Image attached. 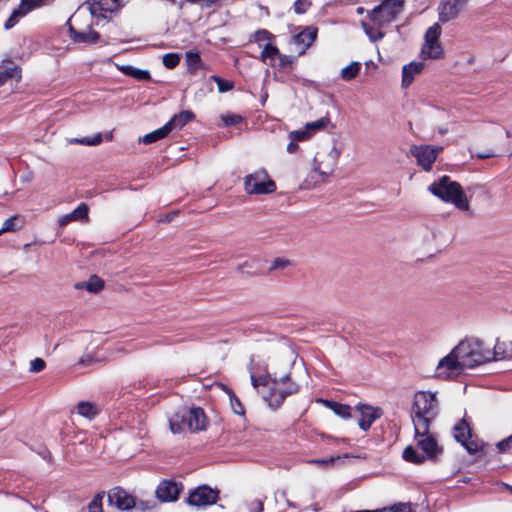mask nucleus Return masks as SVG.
I'll use <instances>...</instances> for the list:
<instances>
[{"mask_svg": "<svg viewBox=\"0 0 512 512\" xmlns=\"http://www.w3.org/2000/svg\"><path fill=\"white\" fill-rule=\"evenodd\" d=\"M424 68V64L422 62H410L407 65H404L402 68V88H408L416 75H418Z\"/></svg>", "mask_w": 512, "mask_h": 512, "instance_id": "4be33fe9", "label": "nucleus"}, {"mask_svg": "<svg viewBox=\"0 0 512 512\" xmlns=\"http://www.w3.org/2000/svg\"><path fill=\"white\" fill-rule=\"evenodd\" d=\"M428 191L443 202L454 205L460 211L470 210V199L462 186L449 176H442L428 186Z\"/></svg>", "mask_w": 512, "mask_h": 512, "instance_id": "20e7f679", "label": "nucleus"}, {"mask_svg": "<svg viewBox=\"0 0 512 512\" xmlns=\"http://www.w3.org/2000/svg\"><path fill=\"white\" fill-rule=\"evenodd\" d=\"M221 119L226 126H234V125L238 124L239 122H241L242 117L237 114L228 113V114H223L221 116Z\"/></svg>", "mask_w": 512, "mask_h": 512, "instance_id": "37998d69", "label": "nucleus"}, {"mask_svg": "<svg viewBox=\"0 0 512 512\" xmlns=\"http://www.w3.org/2000/svg\"><path fill=\"white\" fill-rule=\"evenodd\" d=\"M102 500V495H96L88 505V512H102Z\"/></svg>", "mask_w": 512, "mask_h": 512, "instance_id": "a19ab883", "label": "nucleus"}, {"mask_svg": "<svg viewBox=\"0 0 512 512\" xmlns=\"http://www.w3.org/2000/svg\"><path fill=\"white\" fill-rule=\"evenodd\" d=\"M208 423V418L200 407L183 406L169 416L170 430L173 433H180L185 430L191 432L202 431L207 428Z\"/></svg>", "mask_w": 512, "mask_h": 512, "instance_id": "39448f33", "label": "nucleus"}, {"mask_svg": "<svg viewBox=\"0 0 512 512\" xmlns=\"http://www.w3.org/2000/svg\"><path fill=\"white\" fill-rule=\"evenodd\" d=\"M94 13L86 6L79 7L67 21L71 38L78 43H90L98 39V34L92 29Z\"/></svg>", "mask_w": 512, "mask_h": 512, "instance_id": "423d86ee", "label": "nucleus"}, {"mask_svg": "<svg viewBox=\"0 0 512 512\" xmlns=\"http://www.w3.org/2000/svg\"><path fill=\"white\" fill-rule=\"evenodd\" d=\"M381 510L382 512H412V508L409 504L402 503Z\"/></svg>", "mask_w": 512, "mask_h": 512, "instance_id": "49530a36", "label": "nucleus"}, {"mask_svg": "<svg viewBox=\"0 0 512 512\" xmlns=\"http://www.w3.org/2000/svg\"><path fill=\"white\" fill-rule=\"evenodd\" d=\"M98 361L99 360L96 359L92 354H86L80 358L79 364L88 366V365L94 364Z\"/></svg>", "mask_w": 512, "mask_h": 512, "instance_id": "8fccbe9b", "label": "nucleus"}, {"mask_svg": "<svg viewBox=\"0 0 512 512\" xmlns=\"http://www.w3.org/2000/svg\"><path fill=\"white\" fill-rule=\"evenodd\" d=\"M471 433L468 424L462 420L454 427V437L466 449L472 453L475 449L472 448V442H469Z\"/></svg>", "mask_w": 512, "mask_h": 512, "instance_id": "5701e85b", "label": "nucleus"}, {"mask_svg": "<svg viewBox=\"0 0 512 512\" xmlns=\"http://www.w3.org/2000/svg\"><path fill=\"white\" fill-rule=\"evenodd\" d=\"M220 387L227 393L232 411L237 415L243 416L245 414V409L233 391L225 385H220Z\"/></svg>", "mask_w": 512, "mask_h": 512, "instance_id": "7c9ffc66", "label": "nucleus"}, {"mask_svg": "<svg viewBox=\"0 0 512 512\" xmlns=\"http://www.w3.org/2000/svg\"><path fill=\"white\" fill-rule=\"evenodd\" d=\"M402 6V0H385L379 7L372 11L370 20L374 25L383 27L392 22L399 15Z\"/></svg>", "mask_w": 512, "mask_h": 512, "instance_id": "9d476101", "label": "nucleus"}, {"mask_svg": "<svg viewBox=\"0 0 512 512\" xmlns=\"http://www.w3.org/2000/svg\"><path fill=\"white\" fill-rule=\"evenodd\" d=\"M119 2L120 0H89L85 5L95 16L105 17V13H112L118 9Z\"/></svg>", "mask_w": 512, "mask_h": 512, "instance_id": "6ab92c4d", "label": "nucleus"}, {"mask_svg": "<svg viewBox=\"0 0 512 512\" xmlns=\"http://www.w3.org/2000/svg\"><path fill=\"white\" fill-rule=\"evenodd\" d=\"M329 122V118L322 117L316 121L307 123L305 126L306 129L309 131L310 136H312L316 132L324 130L328 126Z\"/></svg>", "mask_w": 512, "mask_h": 512, "instance_id": "72a5a7b5", "label": "nucleus"}, {"mask_svg": "<svg viewBox=\"0 0 512 512\" xmlns=\"http://www.w3.org/2000/svg\"><path fill=\"white\" fill-rule=\"evenodd\" d=\"M218 491L208 486H200L189 494L187 503L191 506L202 507L216 503Z\"/></svg>", "mask_w": 512, "mask_h": 512, "instance_id": "ddd939ff", "label": "nucleus"}, {"mask_svg": "<svg viewBox=\"0 0 512 512\" xmlns=\"http://www.w3.org/2000/svg\"><path fill=\"white\" fill-rule=\"evenodd\" d=\"M108 500L111 505L116 506L120 510H129L136 505L134 497L119 487L110 491Z\"/></svg>", "mask_w": 512, "mask_h": 512, "instance_id": "f3484780", "label": "nucleus"}, {"mask_svg": "<svg viewBox=\"0 0 512 512\" xmlns=\"http://www.w3.org/2000/svg\"><path fill=\"white\" fill-rule=\"evenodd\" d=\"M417 445L421 450L428 456H433L438 449L436 440L432 435L429 434V428L425 433H420L415 430Z\"/></svg>", "mask_w": 512, "mask_h": 512, "instance_id": "412c9836", "label": "nucleus"}, {"mask_svg": "<svg viewBox=\"0 0 512 512\" xmlns=\"http://www.w3.org/2000/svg\"><path fill=\"white\" fill-rule=\"evenodd\" d=\"M403 457L405 460L413 462V463H421L424 460L422 455L417 454L415 449L411 446H408L404 452Z\"/></svg>", "mask_w": 512, "mask_h": 512, "instance_id": "4c0bfd02", "label": "nucleus"}, {"mask_svg": "<svg viewBox=\"0 0 512 512\" xmlns=\"http://www.w3.org/2000/svg\"><path fill=\"white\" fill-rule=\"evenodd\" d=\"M250 509L252 512H262L264 509V504L262 500L255 499L250 504Z\"/></svg>", "mask_w": 512, "mask_h": 512, "instance_id": "3c124183", "label": "nucleus"}, {"mask_svg": "<svg viewBox=\"0 0 512 512\" xmlns=\"http://www.w3.org/2000/svg\"><path fill=\"white\" fill-rule=\"evenodd\" d=\"M169 133H170V131L165 124L163 127L144 135L142 137L141 141L144 144H150V143L156 142L158 140H161V139L167 137L169 135Z\"/></svg>", "mask_w": 512, "mask_h": 512, "instance_id": "c756f323", "label": "nucleus"}, {"mask_svg": "<svg viewBox=\"0 0 512 512\" xmlns=\"http://www.w3.org/2000/svg\"><path fill=\"white\" fill-rule=\"evenodd\" d=\"M497 447L501 452H506L507 450L512 449V435L507 439L500 441L497 444Z\"/></svg>", "mask_w": 512, "mask_h": 512, "instance_id": "09e8293b", "label": "nucleus"}, {"mask_svg": "<svg viewBox=\"0 0 512 512\" xmlns=\"http://www.w3.org/2000/svg\"><path fill=\"white\" fill-rule=\"evenodd\" d=\"M310 137L309 131L306 128L301 131H292L289 133V139L295 141H305Z\"/></svg>", "mask_w": 512, "mask_h": 512, "instance_id": "c03bdc74", "label": "nucleus"}, {"mask_svg": "<svg viewBox=\"0 0 512 512\" xmlns=\"http://www.w3.org/2000/svg\"><path fill=\"white\" fill-rule=\"evenodd\" d=\"M494 154L490 153V154H478V158H481V159H485V158H489V157H493Z\"/></svg>", "mask_w": 512, "mask_h": 512, "instance_id": "4d7b16f0", "label": "nucleus"}, {"mask_svg": "<svg viewBox=\"0 0 512 512\" xmlns=\"http://www.w3.org/2000/svg\"><path fill=\"white\" fill-rule=\"evenodd\" d=\"M362 26H363L365 33L370 38V40L377 41V40L383 38L384 34L380 30L381 27L376 26L373 23H372V26H370L369 24H367L365 22L362 23Z\"/></svg>", "mask_w": 512, "mask_h": 512, "instance_id": "f704fd0d", "label": "nucleus"}, {"mask_svg": "<svg viewBox=\"0 0 512 512\" xmlns=\"http://www.w3.org/2000/svg\"><path fill=\"white\" fill-rule=\"evenodd\" d=\"M89 221V207L85 203L78 205L71 213L62 215L58 218L57 222L60 227H65L71 222H83Z\"/></svg>", "mask_w": 512, "mask_h": 512, "instance_id": "a211bd4d", "label": "nucleus"}, {"mask_svg": "<svg viewBox=\"0 0 512 512\" xmlns=\"http://www.w3.org/2000/svg\"><path fill=\"white\" fill-rule=\"evenodd\" d=\"M45 366V361L42 358H35L30 363L29 371L37 373L42 371L45 368Z\"/></svg>", "mask_w": 512, "mask_h": 512, "instance_id": "de8ad7c7", "label": "nucleus"}, {"mask_svg": "<svg viewBox=\"0 0 512 512\" xmlns=\"http://www.w3.org/2000/svg\"><path fill=\"white\" fill-rule=\"evenodd\" d=\"M75 410L77 414L88 420H93L100 412V409L96 404L86 401L79 402L76 405Z\"/></svg>", "mask_w": 512, "mask_h": 512, "instance_id": "a878e982", "label": "nucleus"}, {"mask_svg": "<svg viewBox=\"0 0 512 512\" xmlns=\"http://www.w3.org/2000/svg\"><path fill=\"white\" fill-rule=\"evenodd\" d=\"M195 118V114L190 110H183L180 113L174 115L167 123L169 131L179 130L184 125L189 123Z\"/></svg>", "mask_w": 512, "mask_h": 512, "instance_id": "393cba45", "label": "nucleus"}, {"mask_svg": "<svg viewBox=\"0 0 512 512\" xmlns=\"http://www.w3.org/2000/svg\"><path fill=\"white\" fill-rule=\"evenodd\" d=\"M277 496H281L282 498H285V493L282 491V492H276L275 493V497Z\"/></svg>", "mask_w": 512, "mask_h": 512, "instance_id": "13d9d810", "label": "nucleus"}, {"mask_svg": "<svg viewBox=\"0 0 512 512\" xmlns=\"http://www.w3.org/2000/svg\"><path fill=\"white\" fill-rule=\"evenodd\" d=\"M183 490V485L170 480H163L159 483L156 489V497L161 502H174L178 499L180 492Z\"/></svg>", "mask_w": 512, "mask_h": 512, "instance_id": "dca6fc26", "label": "nucleus"}, {"mask_svg": "<svg viewBox=\"0 0 512 512\" xmlns=\"http://www.w3.org/2000/svg\"><path fill=\"white\" fill-rule=\"evenodd\" d=\"M502 346L503 344L497 343L494 351H491L489 348L484 346V343L481 340L477 338H469L462 340L454 348L458 353L464 368L467 370L491 360L512 357V352L503 351V353H500Z\"/></svg>", "mask_w": 512, "mask_h": 512, "instance_id": "f03ea898", "label": "nucleus"}, {"mask_svg": "<svg viewBox=\"0 0 512 512\" xmlns=\"http://www.w3.org/2000/svg\"><path fill=\"white\" fill-rule=\"evenodd\" d=\"M340 456H337V457H329L327 459H316V460H312L311 462L312 463H315V464H319V465H329V464H332L334 463V461L336 459H339Z\"/></svg>", "mask_w": 512, "mask_h": 512, "instance_id": "864d4df0", "label": "nucleus"}, {"mask_svg": "<svg viewBox=\"0 0 512 512\" xmlns=\"http://www.w3.org/2000/svg\"><path fill=\"white\" fill-rule=\"evenodd\" d=\"M322 402L331 409L336 415L343 419L354 417V408L349 405L341 404L329 400H322Z\"/></svg>", "mask_w": 512, "mask_h": 512, "instance_id": "bb28decb", "label": "nucleus"}, {"mask_svg": "<svg viewBox=\"0 0 512 512\" xmlns=\"http://www.w3.org/2000/svg\"><path fill=\"white\" fill-rule=\"evenodd\" d=\"M381 415L382 410L379 407L365 404L354 407V416H358V425L364 431L368 430L372 423L380 418Z\"/></svg>", "mask_w": 512, "mask_h": 512, "instance_id": "4468645a", "label": "nucleus"}, {"mask_svg": "<svg viewBox=\"0 0 512 512\" xmlns=\"http://www.w3.org/2000/svg\"><path fill=\"white\" fill-rule=\"evenodd\" d=\"M316 35V28L306 27L294 36V44L297 46L300 54L304 53V51L314 42Z\"/></svg>", "mask_w": 512, "mask_h": 512, "instance_id": "aec40b11", "label": "nucleus"}, {"mask_svg": "<svg viewBox=\"0 0 512 512\" xmlns=\"http://www.w3.org/2000/svg\"><path fill=\"white\" fill-rule=\"evenodd\" d=\"M442 29L438 23L429 27L425 33V42L421 49V58L440 59L444 56V50L439 42Z\"/></svg>", "mask_w": 512, "mask_h": 512, "instance_id": "1a4fd4ad", "label": "nucleus"}, {"mask_svg": "<svg viewBox=\"0 0 512 512\" xmlns=\"http://www.w3.org/2000/svg\"><path fill=\"white\" fill-rule=\"evenodd\" d=\"M104 287V281L96 275L89 278L88 281L75 284L76 289H86L90 293H98Z\"/></svg>", "mask_w": 512, "mask_h": 512, "instance_id": "cd10ccee", "label": "nucleus"}, {"mask_svg": "<svg viewBox=\"0 0 512 512\" xmlns=\"http://www.w3.org/2000/svg\"><path fill=\"white\" fill-rule=\"evenodd\" d=\"M291 265V261L285 258H276L271 262L270 269H286Z\"/></svg>", "mask_w": 512, "mask_h": 512, "instance_id": "a18cd8bd", "label": "nucleus"}, {"mask_svg": "<svg viewBox=\"0 0 512 512\" xmlns=\"http://www.w3.org/2000/svg\"><path fill=\"white\" fill-rule=\"evenodd\" d=\"M468 0H442L438 7L439 21L449 22L459 15Z\"/></svg>", "mask_w": 512, "mask_h": 512, "instance_id": "2eb2a0df", "label": "nucleus"}, {"mask_svg": "<svg viewBox=\"0 0 512 512\" xmlns=\"http://www.w3.org/2000/svg\"><path fill=\"white\" fill-rule=\"evenodd\" d=\"M124 72L139 80H148L150 78V73L147 70H141L133 66L125 67Z\"/></svg>", "mask_w": 512, "mask_h": 512, "instance_id": "c9c22d12", "label": "nucleus"}, {"mask_svg": "<svg viewBox=\"0 0 512 512\" xmlns=\"http://www.w3.org/2000/svg\"><path fill=\"white\" fill-rule=\"evenodd\" d=\"M269 37H270V34L266 30L257 31L255 33V40L258 41V42H262V41L268 40Z\"/></svg>", "mask_w": 512, "mask_h": 512, "instance_id": "603ef678", "label": "nucleus"}, {"mask_svg": "<svg viewBox=\"0 0 512 512\" xmlns=\"http://www.w3.org/2000/svg\"><path fill=\"white\" fill-rule=\"evenodd\" d=\"M437 391H417L413 397L412 420L414 428L425 433L431 421L439 413V400Z\"/></svg>", "mask_w": 512, "mask_h": 512, "instance_id": "7ed1b4c3", "label": "nucleus"}, {"mask_svg": "<svg viewBox=\"0 0 512 512\" xmlns=\"http://www.w3.org/2000/svg\"><path fill=\"white\" fill-rule=\"evenodd\" d=\"M338 155V151L334 147L318 151L314 157L313 166L331 176L337 165Z\"/></svg>", "mask_w": 512, "mask_h": 512, "instance_id": "f8f14e48", "label": "nucleus"}, {"mask_svg": "<svg viewBox=\"0 0 512 512\" xmlns=\"http://www.w3.org/2000/svg\"><path fill=\"white\" fill-rule=\"evenodd\" d=\"M360 67L361 64L359 62H351L349 65L341 69V78L345 81H350L354 79L358 75Z\"/></svg>", "mask_w": 512, "mask_h": 512, "instance_id": "2f4dec72", "label": "nucleus"}, {"mask_svg": "<svg viewBox=\"0 0 512 512\" xmlns=\"http://www.w3.org/2000/svg\"><path fill=\"white\" fill-rule=\"evenodd\" d=\"M278 55H279V50L277 49V47L273 46L270 43H267L263 47L260 58L263 62H266L269 60V64L273 65V62Z\"/></svg>", "mask_w": 512, "mask_h": 512, "instance_id": "473e14b6", "label": "nucleus"}, {"mask_svg": "<svg viewBox=\"0 0 512 512\" xmlns=\"http://www.w3.org/2000/svg\"><path fill=\"white\" fill-rule=\"evenodd\" d=\"M464 368L458 353L453 348L446 356L441 358L435 369V376L439 379L450 380L462 375Z\"/></svg>", "mask_w": 512, "mask_h": 512, "instance_id": "0eeeda50", "label": "nucleus"}, {"mask_svg": "<svg viewBox=\"0 0 512 512\" xmlns=\"http://www.w3.org/2000/svg\"><path fill=\"white\" fill-rule=\"evenodd\" d=\"M10 79H21L20 68L12 62H4L0 64V86Z\"/></svg>", "mask_w": 512, "mask_h": 512, "instance_id": "b1692460", "label": "nucleus"}, {"mask_svg": "<svg viewBox=\"0 0 512 512\" xmlns=\"http://www.w3.org/2000/svg\"><path fill=\"white\" fill-rule=\"evenodd\" d=\"M18 218V215H14L5 220L3 226L0 228V235H2L5 232L16 231L17 229H19V226L17 225Z\"/></svg>", "mask_w": 512, "mask_h": 512, "instance_id": "e433bc0d", "label": "nucleus"}, {"mask_svg": "<svg viewBox=\"0 0 512 512\" xmlns=\"http://www.w3.org/2000/svg\"><path fill=\"white\" fill-rule=\"evenodd\" d=\"M187 59L190 65H197L200 62V56L193 52L187 53Z\"/></svg>", "mask_w": 512, "mask_h": 512, "instance_id": "5fc2aeb1", "label": "nucleus"}, {"mask_svg": "<svg viewBox=\"0 0 512 512\" xmlns=\"http://www.w3.org/2000/svg\"><path fill=\"white\" fill-rule=\"evenodd\" d=\"M256 355H252L249 364L251 383L258 392L262 394L265 401L272 408H278L283 403L286 396L295 393L297 386L291 383L288 377L281 379L271 378L269 375L257 376L256 373L261 370V365L256 361Z\"/></svg>", "mask_w": 512, "mask_h": 512, "instance_id": "f257e3e1", "label": "nucleus"}, {"mask_svg": "<svg viewBox=\"0 0 512 512\" xmlns=\"http://www.w3.org/2000/svg\"><path fill=\"white\" fill-rule=\"evenodd\" d=\"M101 141H102L101 134H98V135L94 136L93 138H81V139H73V140H71V142L79 143V144H82V145H89V146L98 145V144L101 143Z\"/></svg>", "mask_w": 512, "mask_h": 512, "instance_id": "ea45409f", "label": "nucleus"}, {"mask_svg": "<svg viewBox=\"0 0 512 512\" xmlns=\"http://www.w3.org/2000/svg\"><path fill=\"white\" fill-rule=\"evenodd\" d=\"M330 176L313 166L305 180L307 187H314L327 181Z\"/></svg>", "mask_w": 512, "mask_h": 512, "instance_id": "c85d7f7f", "label": "nucleus"}, {"mask_svg": "<svg viewBox=\"0 0 512 512\" xmlns=\"http://www.w3.org/2000/svg\"><path fill=\"white\" fill-rule=\"evenodd\" d=\"M244 190L248 194H270L276 190V184L265 170H258L245 176Z\"/></svg>", "mask_w": 512, "mask_h": 512, "instance_id": "6e6552de", "label": "nucleus"}, {"mask_svg": "<svg viewBox=\"0 0 512 512\" xmlns=\"http://www.w3.org/2000/svg\"><path fill=\"white\" fill-rule=\"evenodd\" d=\"M179 61L180 57L175 53H169L163 56V64L169 69L176 67L179 64Z\"/></svg>", "mask_w": 512, "mask_h": 512, "instance_id": "58836bf2", "label": "nucleus"}, {"mask_svg": "<svg viewBox=\"0 0 512 512\" xmlns=\"http://www.w3.org/2000/svg\"><path fill=\"white\" fill-rule=\"evenodd\" d=\"M295 140H290V142L287 145V152L290 154H293L297 151L298 145Z\"/></svg>", "mask_w": 512, "mask_h": 512, "instance_id": "6e6d98bb", "label": "nucleus"}, {"mask_svg": "<svg viewBox=\"0 0 512 512\" xmlns=\"http://www.w3.org/2000/svg\"><path fill=\"white\" fill-rule=\"evenodd\" d=\"M212 78L217 83V88L220 93L227 92L233 88V83L230 81L223 80L216 76H213Z\"/></svg>", "mask_w": 512, "mask_h": 512, "instance_id": "79ce46f5", "label": "nucleus"}, {"mask_svg": "<svg viewBox=\"0 0 512 512\" xmlns=\"http://www.w3.org/2000/svg\"><path fill=\"white\" fill-rule=\"evenodd\" d=\"M441 150V147L420 145L411 147L410 152L416 158L417 164L425 171H429Z\"/></svg>", "mask_w": 512, "mask_h": 512, "instance_id": "9b49d317", "label": "nucleus"}]
</instances>
